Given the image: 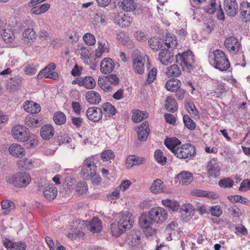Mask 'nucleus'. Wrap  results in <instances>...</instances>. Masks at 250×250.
<instances>
[{"label":"nucleus","mask_w":250,"mask_h":250,"mask_svg":"<svg viewBox=\"0 0 250 250\" xmlns=\"http://www.w3.org/2000/svg\"><path fill=\"white\" fill-rule=\"evenodd\" d=\"M176 64H174L167 67L166 74L168 77H178L181 74V69L178 64L181 66L183 70L191 72L194 68V56L190 50L182 53H178L175 56Z\"/></svg>","instance_id":"f257e3e1"},{"label":"nucleus","mask_w":250,"mask_h":250,"mask_svg":"<svg viewBox=\"0 0 250 250\" xmlns=\"http://www.w3.org/2000/svg\"><path fill=\"white\" fill-rule=\"evenodd\" d=\"M208 61L215 68L221 71H226L230 67L229 62L225 53L220 49L209 51Z\"/></svg>","instance_id":"f03ea898"},{"label":"nucleus","mask_w":250,"mask_h":250,"mask_svg":"<svg viewBox=\"0 0 250 250\" xmlns=\"http://www.w3.org/2000/svg\"><path fill=\"white\" fill-rule=\"evenodd\" d=\"M11 133L16 140L26 143L28 145L27 146L28 148L35 147L37 145L36 140L30 139L29 129L24 125H18L14 126L11 130Z\"/></svg>","instance_id":"7ed1b4c3"},{"label":"nucleus","mask_w":250,"mask_h":250,"mask_svg":"<svg viewBox=\"0 0 250 250\" xmlns=\"http://www.w3.org/2000/svg\"><path fill=\"white\" fill-rule=\"evenodd\" d=\"M6 183L17 188L26 187L31 181L30 175L26 172H18L12 176L6 177Z\"/></svg>","instance_id":"20e7f679"},{"label":"nucleus","mask_w":250,"mask_h":250,"mask_svg":"<svg viewBox=\"0 0 250 250\" xmlns=\"http://www.w3.org/2000/svg\"><path fill=\"white\" fill-rule=\"evenodd\" d=\"M173 153L177 158L180 159H191V157L196 155V149L194 145L185 144L181 145Z\"/></svg>","instance_id":"39448f33"},{"label":"nucleus","mask_w":250,"mask_h":250,"mask_svg":"<svg viewBox=\"0 0 250 250\" xmlns=\"http://www.w3.org/2000/svg\"><path fill=\"white\" fill-rule=\"evenodd\" d=\"M168 39H169V38H168ZM167 39L165 42L164 40H162L161 38L153 37L151 38L148 41V43L150 47L154 51H158L160 49H163V48L165 45L168 49L172 48V47L171 46V45L174 47H175L177 45V42L176 40L169 41V39H168V42H167Z\"/></svg>","instance_id":"423d86ee"},{"label":"nucleus","mask_w":250,"mask_h":250,"mask_svg":"<svg viewBox=\"0 0 250 250\" xmlns=\"http://www.w3.org/2000/svg\"><path fill=\"white\" fill-rule=\"evenodd\" d=\"M96 172H97V167L92 159L91 158L86 159L83 164L81 170V175L83 178L85 180L91 178V175H93Z\"/></svg>","instance_id":"0eeeda50"},{"label":"nucleus","mask_w":250,"mask_h":250,"mask_svg":"<svg viewBox=\"0 0 250 250\" xmlns=\"http://www.w3.org/2000/svg\"><path fill=\"white\" fill-rule=\"evenodd\" d=\"M148 213L149 217H151L154 223L161 224L167 218V211L161 207L151 208Z\"/></svg>","instance_id":"6e6552de"},{"label":"nucleus","mask_w":250,"mask_h":250,"mask_svg":"<svg viewBox=\"0 0 250 250\" xmlns=\"http://www.w3.org/2000/svg\"><path fill=\"white\" fill-rule=\"evenodd\" d=\"M206 168L208 177L216 178L221 175V167L217 158H213L209 161Z\"/></svg>","instance_id":"1a4fd4ad"},{"label":"nucleus","mask_w":250,"mask_h":250,"mask_svg":"<svg viewBox=\"0 0 250 250\" xmlns=\"http://www.w3.org/2000/svg\"><path fill=\"white\" fill-rule=\"evenodd\" d=\"M120 7L126 12H133L135 16L141 15L143 9L141 6L138 5L133 0H124L121 2Z\"/></svg>","instance_id":"9d476101"},{"label":"nucleus","mask_w":250,"mask_h":250,"mask_svg":"<svg viewBox=\"0 0 250 250\" xmlns=\"http://www.w3.org/2000/svg\"><path fill=\"white\" fill-rule=\"evenodd\" d=\"M113 15V22L120 27H128L132 22V18L122 12L114 13Z\"/></svg>","instance_id":"9b49d317"},{"label":"nucleus","mask_w":250,"mask_h":250,"mask_svg":"<svg viewBox=\"0 0 250 250\" xmlns=\"http://www.w3.org/2000/svg\"><path fill=\"white\" fill-rule=\"evenodd\" d=\"M224 45L230 52L233 53L238 52L241 48V43L239 42L238 39L234 36L227 38L224 41Z\"/></svg>","instance_id":"f8f14e48"},{"label":"nucleus","mask_w":250,"mask_h":250,"mask_svg":"<svg viewBox=\"0 0 250 250\" xmlns=\"http://www.w3.org/2000/svg\"><path fill=\"white\" fill-rule=\"evenodd\" d=\"M224 9L227 15L230 17L235 16L238 12V5L236 0H224Z\"/></svg>","instance_id":"ddd939ff"},{"label":"nucleus","mask_w":250,"mask_h":250,"mask_svg":"<svg viewBox=\"0 0 250 250\" xmlns=\"http://www.w3.org/2000/svg\"><path fill=\"white\" fill-rule=\"evenodd\" d=\"M127 212L120 213L118 217V220L117 223L119 224V226L123 229L125 231L127 229H131L133 226L132 223L133 221L128 216Z\"/></svg>","instance_id":"4468645a"},{"label":"nucleus","mask_w":250,"mask_h":250,"mask_svg":"<svg viewBox=\"0 0 250 250\" xmlns=\"http://www.w3.org/2000/svg\"><path fill=\"white\" fill-rule=\"evenodd\" d=\"M86 116L89 120L97 122L102 118V111L101 108L95 106L88 108L86 111Z\"/></svg>","instance_id":"2eb2a0df"},{"label":"nucleus","mask_w":250,"mask_h":250,"mask_svg":"<svg viewBox=\"0 0 250 250\" xmlns=\"http://www.w3.org/2000/svg\"><path fill=\"white\" fill-rule=\"evenodd\" d=\"M139 56H137L136 59H134L133 62V67L134 72L136 73H138L139 74H142L144 73L145 71V62H146V60L147 62L148 63H149L148 62V58L147 56H146V58L145 57L143 58L139 59Z\"/></svg>","instance_id":"dca6fc26"},{"label":"nucleus","mask_w":250,"mask_h":250,"mask_svg":"<svg viewBox=\"0 0 250 250\" xmlns=\"http://www.w3.org/2000/svg\"><path fill=\"white\" fill-rule=\"evenodd\" d=\"M159 60L162 64L167 65L174 60L173 54L165 48L162 49L159 54Z\"/></svg>","instance_id":"f3484780"},{"label":"nucleus","mask_w":250,"mask_h":250,"mask_svg":"<svg viewBox=\"0 0 250 250\" xmlns=\"http://www.w3.org/2000/svg\"><path fill=\"white\" fill-rule=\"evenodd\" d=\"M150 190L154 194L168 192L165 185L160 179H157L153 182L150 188Z\"/></svg>","instance_id":"a211bd4d"},{"label":"nucleus","mask_w":250,"mask_h":250,"mask_svg":"<svg viewBox=\"0 0 250 250\" xmlns=\"http://www.w3.org/2000/svg\"><path fill=\"white\" fill-rule=\"evenodd\" d=\"M43 194L46 200H53L58 194L57 188L53 184L45 186L43 190Z\"/></svg>","instance_id":"6ab92c4d"},{"label":"nucleus","mask_w":250,"mask_h":250,"mask_svg":"<svg viewBox=\"0 0 250 250\" xmlns=\"http://www.w3.org/2000/svg\"><path fill=\"white\" fill-rule=\"evenodd\" d=\"M115 67L114 62L109 58H104L101 62L100 70L104 74L111 72Z\"/></svg>","instance_id":"aec40b11"},{"label":"nucleus","mask_w":250,"mask_h":250,"mask_svg":"<svg viewBox=\"0 0 250 250\" xmlns=\"http://www.w3.org/2000/svg\"><path fill=\"white\" fill-rule=\"evenodd\" d=\"M23 108L25 111L30 113V115H37L41 109L40 105L32 101L25 102L23 104Z\"/></svg>","instance_id":"412c9836"},{"label":"nucleus","mask_w":250,"mask_h":250,"mask_svg":"<svg viewBox=\"0 0 250 250\" xmlns=\"http://www.w3.org/2000/svg\"><path fill=\"white\" fill-rule=\"evenodd\" d=\"M137 132L138 139L141 141H146L150 132L148 122H144L138 128Z\"/></svg>","instance_id":"4be33fe9"},{"label":"nucleus","mask_w":250,"mask_h":250,"mask_svg":"<svg viewBox=\"0 0 250 250\" xmlns=\"http://www.w3.org/2000/svg\"><path fill=\"white\" fill-rule=\"evenodd\" d=\"M162 204L169 212L177 211L180 209L179 202L174 199L167 198L162 200Z\"/></svg>","instance_id":"5701e85b"},{"label":"nucleus","mask_w":250,"mask_h":250,"mask_svg":"<svg viewBox=\"0 0 250 250\" xmlns=\"http://www.w3.org/2000/svg\"><path fill=\"white\" fill-rule=\"evenodd\" d=\"M128 244L131 247H137L141 243V236L140 232L134 229L129 232L127 235Z\"/></svg>","instance_id":"b1692460"},{"label":"nucleus","mask_w":250,"mask_h":250,"mask_svg":"<svg viewBox=\"0 0 250 250\" xmlns=\"http://www.w3.org/2000/svg\"><path fill=\"white\" fill-rule=\"evenodd\" d=\"M54 127L50 124L43 125L40 130L41 136L45 140H49L54 134Z\"/></svg>","instance_id":"393cba45"},{"label":"nucleus","mask_w":250,"mask_h":250,"mask_svg":"<svg viewBox=\"0 0 250 250\" xmlns=\"http://www.w3.org/2000/svg\"><path fill=\"white\" fill-rule=\"evenodd\" d=\"M241 18L245 22L250 21V2L242 1L240 6Z\"/></svg>","instance_id":"a878e982"},{"label":"nucleus","mask_w":250,"mask_h":250,"mask_svg":"<svg viewBox=\"0 0 250 250\" xmlns=\"http://www.w3.org/2000/svg\"><path fill=\"white\" fill-rule=\"evenodd\" d=\"M79 85L84 86L86 89H92L96 86V81L91 76H85L84 78H80L78 82Z\"/></svg>","instance_id":"bb28decb"},{"label":"nucleus","mask_w":250,"mask_h":250,"mask_svg":"<svg viewBox=\"0 0 250 250\" xmlns=\"http://www.w3.org/2000/svg\"><path fill=\"white\" fill-rule=\"evenodd\" d=\"M139 223L140 227L144 229L151 228L154 223L151 217H149V213L142 214L139 218Z\"/></svg>","instance_id":"cd10ccee"},{"label":"nucleus","mask_w":250,"mask_h":250,"mask_svg":"<svg viewBox=\"0 0 250 250\" xmlns=\"http://www.w3.org/2000/svg\"><path fill=\"white\" fill-rule=\"evenodd\" d=\"M85 99L90 104H98L101 101L99 93L94 90L89 91L85 94Z\"/></svg>","instance_id":"c85d7f7f"},{"label":"nucleus","mask_w":250,"mask_h":250,"mask_svg":"<svg viewBox=\"0 0 250 250\" xmlns=\"http://www.w3.org/2000/svg\"><path fill=\"white\" fill-rule=\"evenodd\" d=\"M181 144V141L176 137L167 138L164 142L166 146L170 149L172 153L174 152L175 150L180 146Z\"/></svg>","instance_id":"c756f323"},{"label":"nucleus","mask_w":250,"mask_h":250,"mask_svg":"<svg viewBox=\"0 0 250 250\" xmlns=\"http://www.w3.org/2000/svg\"><path fill=\"white\" fill-rule=\"evenodd\" d=\"M181 83L177 79H171L167 80L165 84V87L167 90L174 92L180 88Z\"/></svg>","instance_id":"7c9ffc66"},{"label":"nucleus","mask_w":250,"mask_h":250,"mask_svg":"<svg viewBox=\"0 0 250 250\" xmlns=\"http://www.w3.org/2000/svg\"><path fill=\"white\" fill-rule=\"evenodd\" d=\"M24 148L17 144H12L9 148L11 155L16 157H22L24 155Z\"/></svg>","instance_id":"2f4dec72"},{"label":"nucleus","mask_w":250,"mask_h":250,"mask_svg":"<svg viewBox=\"0 0 250 250\" xmlns=\"http://www.w3.org/2000/svg\"><path fill=\"white\" fill-rule=\"evenodd\" d=\"M21 83V78L20 76H15L10 77L9 80H7V86L11 91L17 90Z\"/></svg>","instance_id":"473e14b6"},{"label":"nucleus","mask_w":250,"mask_h":250,"mask_svg":"<svg viewBox=\"0 0 250 250\" xmlns=\"http://www.w3.org/2000/svg\"><path fill=\"white\" fill-rule=\"evenodd\" d=\"M144 159L142 157H138L135 155L129 156L126 161L127 167H131L133 166H139L144 163Z\"/></svg>","instance_id":"72a5a7b5"},{"label":"nucleus","mask_w":250,"mask_h":250,"mask_svg":"<svg viewBox=\"0 0 250 250\" xmlns=\"http://www.w3.org/2000/svg\"><path fill=\"white\" fill-rule=\"evenodd\" d=\"M88 228L91 232H99L102 229V222L98 218L94 217L89 223Z\"/></svg>","instance_id":"f704fd0d"},{"label":"nucleus","mask_w":250,"mask_h":250,"mask_svg":"<svg viewBox=\"0 0 250 250\" xmlns=\"http://www.w3.org/2000/svg\"><path fill=\"white\" fill-rule=\"evenodd\" d=\"M177 179L180 182L185 184H189L193 180V176L189 171H183L177 176Z\"/></svg>","instance_id":"c9c22d12"},{"label":"nucleus","mask_w":250,"mask_h":250,"mask_svg":"<svg viewBox=\"0 0 250 250\" xmlns=\"http://www.w3.org/2000/svg\"><path fill=\"white\" fill-rule=\"evenodd\" d=\"M165 107L167 111L174 113L177 110L178 105L174 98L168 96L166 100Z\"/></svg>","instance_id":"e433bc0d"},{"label":"nucleus","mask_w":250,"mask_h":250,"mask_svg":"<svg viewBox=\"0 0 250 250\" xmlns=\"http://www.w3.org/2000/svg\"><path fill=\"white\" fill-rule=\"evenodd\" d=\"M132 120L135 123H138L146 119L148 117L147 112L139 109H134L132 111Z\"/></svg>","instance_id":"4c0bfd02"},{"label":"nucleus","mask_w":250,"mask_h":250,"mask_svg":"<svg viewBox=\"0 0 250 250\" xmlns=\"http://www.w3.org/2000/svg\"><path fill=\"white\" fill-rule=\"evenodd\" d=\"M26 125L29 127H37L40 125L39 118L35 114L29 115L25 120Z\"/></svg>","instance_id":"58836bf2"},{"label":"nucleus","mask_w":250,"mask_h":250,"mask_svg":"<svg viewBox=\"0 0 250 250\" xmlns=\"http://www.w3.org/2000/svg\"><path fill=\"white\" fill-rule=\"evenodd\" d=\"M53 120L57 125H63L66 121V115L61 111H57L54 114Z\"/></svg>","instance_id":"ea45409f"},{"label":"nucleus","mask_w":250,"mask_h":250,"mask_svg":"<svg viewBox=\"0 0 250 250\" xmlns=\"http://www.w3.org/2000/svg\"><path fill=\"white\" fill-rule=\"evenodd\" d=\"M1 208L3 209H6L4 213V214H7L9 212L13 210L15 208V205L13 202L10 200H3L1 203Z\"/></svg>","instance_id":"a19ab883"},{"label":"nucleus","mask_w":250,"mask_h":250,"mask_svg":"<svg viewBox=\"0 0 250 250\" xmlns=\"http://www.w3.org/2000/svg\"><path fill=\"white\" fill-rule=\"evenodd\" d=\"M1 35L3 40L6 43L11 42L14 39V33L10 30H2Z\"/></svg>","instance_id":"79ce46f5"},{"label":"nucleus","mask_w":250,"mask_h":250,"mask_svg":"<svg viewBox=\"0 0 250 250\" xmlns=\"http://www.w3.org/2000/svg\"><path fill=\"white\" fill-rule=\"evenodd\" d=\"M234 185V181L230 177H226L220 179L218 182V185L223 188H231Z\"/></svg>","instance_id":"37998d69"},{"label":"nucleus","mask_w":250,"mask_h":250,"mask_svg":"<svg viewBox=\"0 0 250 250\" xmlns=\"http://www.w3.org/2000/svg\"><path fill=\"white\" fill-rule=\"evenodd\" d=\"M110 230L112 235L116 237H119L125 230L121 229V227L119 226V224L117 223V224L113 223L110 225Z\"/></svg>","instance_id":"c03bdc74"},{"label":"nucleus","mask_w":250,"mask_h":250,"mask_svg":"<svg viewBox=\"0 0 250 250\" xmlns=\"http://www.w3.org/2000/svg\"><path fill=\"white\" fill-rule=\"evenodd\" d=\"M154 158L156 161L162 166H164L167 162V157L163 156V152L157 149L154 152Z\"/></svg>","instance_id":"a18cd8bd"},{"label":"nucleus","mask_w":250,"mask_h":250,"mask_svg":"<svg viewBox=\"0 0 250 250\" xmlns=\"http://www.w3.org/2000/svg\"><path fill=\"white\" fill-rule=\"evenodd\" d=\"M102 108L104 112L110 115H114L116 113V109L115 107L109 102L104 103L102 105Z\"/></svg>","instance_id":"49530a36"},{"label":"nucleus","mask_w":250,"mask_h":250,"mask_svg":"<svg viewBox=\"0 0 250 250\" xmlns=\"http://www.w3.org/2000/svg\"><path fill=\"white\" fill-rule=\"evenodd\" d=\"M23 37L25 39V41L28 42L29 40H33L36 38V32L32 28H28L24 31L22 34Z\"/></svg>","instance_id":"de8ad7c7"},{"label":"nucleus","mask_w":250,"mask_h":250,"mask_svg":"<svg viewBox=\"0 0 250 250\" xmlns=\"http://www.w3.org/2000/svg\"><path fill=\"white\" fill-rule=\"evenodd\" d=\"M183 122L185 125L189 130H193L196 127L195 122L188 115H185L183 116Z\"/></svg>","instance_id":"09e8293b"},{"label":"nucleus","mask_w":250,"mask_h":250,"mask_svg":"<svg viewBox=\"0 0 250 250\" xmlns=\"http://www.w3.org/2000/svg\"><path fill=\"white\" fill-rule=\"evenodd\" d=\"M180 211H183L185 214H188V217H192L194 214V208L192 205L187 204L182 206Z\"/></svg>","instance_id":"8fccbe9b"},{"label":"nucleus","mask_w":250,"mask_h":250,"mask_svg":"<svg viewBox=\"0 0 250 250\" xmlns=\"http://www.w3.org/2000/svg\"><path fill=\"white\" fill-rule=\"evenodd\" d=\"M192 194L198 197H205L209 198H214L215 194L211 192H207L202 190L196 189L192 192Z\"/></svg>","instance_id":"3c124183"},{"label":"nucleus","mask_w":250,"mask_h":250,"mask_svg":"<svg viewBox=\"0 0 250 250\" xmlns=\"http://www.w3.org/2000/svg\"><path fill=\"white\" fill-rule=\"evenodd\" d=\"M71 138L68 137L67 134H60L57 136L56 142L60 146L62 144L69 143L71 141Z\"/></svg>","instance_id":"603ef678"},{"label":"nucleus","mask_w":250,"mask_h":250,"mask_svg":"<svg viewBox=\"0 0 250 250\" xmlns=\"http://www.w3.org/2000/svg\"><path fill=\"white\" fill-rule=\"evenodd\" d=\"M37 71V65L32 63L27 62L26 64L24 71L27 75H34Z\"/></svg>","instance_id":"864d4df0"},{"label":"nucleus","mask_w":250,"mask_h":250,"mask_svg":"<svg viewBox=\"0 0 250 250\" xmlns=\"http://www.w3.org/2000/svg\"><path fill=\"white\" fill-rule=\"evenodd\" d=\"M157 75V69L155 67L150 70L147 75V78L145 82L146 84H150L155 80Z\"/></svg>","instance_id":"5fc2aeb1"},{"label":"nucleus","mask_w":250,"mask_h":250,"mask_svg":"<svg viewBox=\"0 0 250 250\" xmlns=\"http://www.w3.org/2000/svg\"><path fill=\"white\" fill-rule=\"evenodd\" d=\"M85 43L88 45H93L96 43L95 36L90 33H86L83 37Z\"/></svg>","instance_id":"6e6d98bb"},{"label":"nucleus","mask_w":250,"mask_h":250,"mask_svg":"<svg viewBox=\"0 0 250 250\" xmlns=\"http://www.w3.org/2000/svg\"><path fill=\"white\" fill-rule=\"evenodd\" d=\"M87 190V186L83 181H81L77 184L76 191L79 194H83Z\"/></svg>","instance_id":"4d7b16f0"},{"label":"nucleus","mask_w":250,"mask_h":250,"mask_svg":"<svg viewBox=\"0 0 250 250\" xmlns=\"http://www.w3.org/2000/svg\"><path fill=\"white\" fill-rule=\"evenodd\" d=\"M186 108L190 114H192L194 116L199 115V112L193 103H188Z\"/></svg>","instance_id":"13d9d810"},{"label":"nucleus","mask_w":250,"mask_h":250,"mask_svg":"<svg viewBox=\"0 0 250 250\" xmlns=\"http://www.w3.org/2000/svg\"><path fill=\"white\" fill-rule=\"evenodd\" d=\"M107 82L106 80L104 78L99 79L98 84L102 89L105 92H109L112 89V87L107 85L105 82Z\"/></svg>","instance_id":"bf43d9fd"},{"label":"nucleus","mask_w":250,"mask_h":250,"mask_svg":"<svg viewBox=\"0 0 250 250\" xmlns=\"http://www.w3.org/2000/svg\"><path fill=\"white\" fill-rule=\"evenodd\" d=\"M210 213L212 216L217 217H220L222 214V210L218 206H213L209 209Z\"/></svg>","instance_id":"052dcab7"},{"label":"nucleus","mask_w":250,"mask_h":250,"mask_svg":"<svg viewBox=\"0 0 250 250\" xmlns=\"http://www.w3.org/2000/svg\"><path fill=\"white\" fill-rule=\"evenodd\" d=\"M205 11L209 14H214L216 10L215 0H212L211 3L208 6L205 7Z\"/></svg>","instance_id":"680f3d73"},{"label":"nucleus","mask_w":250,"mask_h":250,"mask_svg":"<svg viewBox=\"0 0 250 250\" xmlns=\"http://www.w3.org/2000/svg\"><path fill=\"white\" fill-rule=\"evenodd\" d=\"M114 154L111 150H106L103 151L101 155V158L104 160L107 161L113 158Z\"/></svg>","instance_id":"e2e57ef3"},{"label":"nucleus","mask_w":250,"mask_h":250,"mask_svg":"<svg viewBox=\"0 0 250 250\" xmlns=\"http://www.w3.org/2000/svg\"><path fill=\"white\" fill-rule=\"evenodd\" d=\"M105 79L115 85H118L120 82L119 78L116 75L113 74L105 77Z\"/></svg>","instance_id":"0e129e2a"},{"label":"nucleus","mask_w":250,"mask_h":250,"mask_svg":"<svg viewBox=\"0 0 250 250\" xmlns=\"http://www.w3.org/2000/svg\"><path fill=\"white\" fill-rule=\"evenodd\" d=\"M239 190L241 191H246L248 190H250V180H244L240 184Z\"/></svg>","instance_id":"69168bd1"},{"label":"nucleus","mask_w":250,"mask_h":250,"mask_svg":"<svg viewBox=\"0 0 250 250\" xmlns=\"http://www.w3.org/2000/svg\"><path fill=\"white\" fill-rule=\"evenodd\" d=\"M164 118L166 120V122L174 125L176 122V118L174 115L170 113H165L164 115Z\"/></svg>","instance_id":"338daca9"},{"label":"nucleus","mask_w":250,"mask_h":250,"mask_svg":"<svg viewBox=\"0 0 250 250\" xmlns=\"http://www.w3.org/2000/svg\"><path fill=\"white\" fill-rule=\"evenodd\" d=\"M26 248V245L22 241H20L14 243V248L13 250H25Z\"/></svg>","instance_id":"774afa93"}]
</instances>
